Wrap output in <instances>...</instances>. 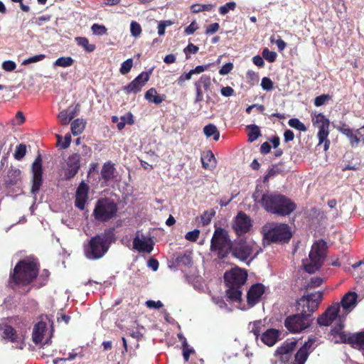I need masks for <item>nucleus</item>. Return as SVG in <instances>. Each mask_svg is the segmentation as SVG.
I'll use <instances>...</instances> for the list:
<instances>
[{
    "mask_svg": "<svg viewBox=\"0 0 364 364\" xmlns=\"http://www.w3.org/2000/svg\"><path fill=\"white\" fill-rule=\"evenodd\" d=\"M265 292V287L262 283L252 284L247 293V303L248 306L253 307L257 304Z\"/></svg>",
    "mask_w": 364,
    "mask_h": 364,
    "instance_id": "18",
    "label": "nucleus"
},
{
    "mask_svg": "<svg viewBox=\"0 0 364 364\" xmlns=\"http://www.w3.org/2000/svg\"><path fill=\"white\" fill-rule=\"evenodd\" d=\"M323 283V279L321 277H313L311 279V281L308 286L310 288H315L319 287Z\"/></svg>",
    "mask_w": 364,
    "mask_h": 364,
    "instance_id": "64",
    "label": "nucleus"
},
{
    "mask_svg": "<svg viewBox=\"0 0 364 364\" xmlns=\"http://www.w3.org/2000/svg\"><path fill=\"white\" fill-rule=\"evenodd\" d=\"M91 29L95 35L102 36L107 33V29L104 25L95 23L92 26Z\"/></svg>",
    "mask_w": 364,
    "mask_h": 364,
    "instance_id": "48",
    "label": "nucleus"
},
{
    "mask_svg": "<svg viewBox=\"0 0 364 364\" xmlns=\"http://www.w3.org/2000/svg\"><path fill=\"white\" fill-rule=\"evenodd\" d=\"M203 132L207 137H213L215 141H218L220 138V132L215 125L209 124L204 127Z\"/></svg>",
    "mask_w": 364,
    "mask_h": 364,
    "instance_id": "35",
    "label": "nucleus"
},
{
    "mask_svg": "<svg viewBox=\"0 0 364 364\" xmlns=\"http://www.w3.org/2000/svg\"><path fill=\"white\" fill-rule=\"evenodd\" d=\"M312 122L314 125L318 128L317 136L321 142L328 136L330 121L322 113H318L312 117Z\"/></svg>",
    "mask_w": 364,
    "mask_h": 364,
    "instance_id": "17",
    "label": "nucleus"
},
{
    "mask_svg": "<svg viewBox=\"0 0 364 364\" xmlns=\"http://www.w3.org/2000/svg\"><path fill=\"white\" fill-rule=\"evenodd\" d=\"M46 58V55L39 54L36 55H33L23 60V65H28L30 63H36L41 60H43Z\"/></svg>",
    "mask_w": 364,
    "mask_h": 364,
    "instance_id": "54",
    "label": "nucleus"
},
{
    "mask_svg": "<svg viewBox=\"0 0 364 364\" xmlns=\"http://www.w3.org/2000/svg\"><path fill=\"white\" fill-rule=\"evenodd\" d=\"M116 168L114 164L110 161L105 163L101 169V177L102 178L108 182L112 180L115 177Z\"/></svg>",
    "mask_w": 364,
    "mask_h": 364,
    "instance_id": "27",
    "label": "nucleus"
},
{
    "mask_svg": "<svg viewBox=\"0 0 364 364\" xmlns=\"http://www.w3.org/2000/svg\"><path fill=\"white\" fill-rule=\"evenodd\" d=\"M89 186L82 181L76 191L75 205L80 210H83L88 200Z\"/></svg>",
    "mask_w": 364,
    "mask_h": 364,
    "instance_id": "20",
    "label": "nucleus"
},
{
    "mask_svg": "<svg viewBox=\"0 0 364 364\" xmlns=\"http://www.w3.org/2000/svg\"><path fill=\"white\" fill-rule=\"evenodd\" d=\"M200 159L205 169L212 170L216 167V159L210 150L203 152Z\"/></svg>",
    "mask_w": 364,
    "mask_h": 364,
    "instance_id": "26",
    "label": "nucleus"
},
{
    "mask_svg": "<svg viewBox=\"0 0 364 364\" xmlns=\"http://www.w3.org/2000/svg\"><path fill=\"white\" fill-rule=\"evenodd\" d=\"M259 203L267 212L284 217L289 215L296 208V203L290 198L275 193H264Z\"/></svg>",
    "mask_w": 364,
    "mask_h": 364,
    "instance_id": "4",
    "label": "nucleus"
},
{
    "mask_svg": "<svg viewBox=\"0 0 364 364\" xmlns=\"http://www.w3.org/2000/svg\"><path fill=\"white\" fill-rule=\"evenodd\" d=\"M288 124L291 127H293L297 130L302 132L306 131V127L304 124L300 122V120L297 118L290 119Z\"/></svg>",
    "mask_w": 364,
    "mask_h": 364,
    "instance_id": "43",
    "label": "nucleus"
},
{
    "mask_svg": "<svg viewBox=\"0 0 364 364\" xmlns=\"http://www.w3.org/2000/svg\"><path fill=\"white\" fill-rule=\"evenodd\" d=\"M326 242L323 240L313 244L309 253L310 263L304 266L307 272L314 273L320 269L326 257Z\"/></svg>",
    "mask_w": 364,
    "mask_h": 364,
    "instance_id": "10",
    "label": "nucleus"
},
{
    "mask_svg": "<svg viewBox=\"0 0 364 364\" xmlns=\"http://www.w3.org/2000/svg\"><path fill=\"white\" fill-rule=\"evenodd\" d=\"M215 7V4H193L191 7V10L193 13L197 14L202 11H210Z\"/></svg>",
    "mask_w": 364,
    "mask_h": 364,
    "instance_id": "39",
    "label": "nucleus"
},
{
    "mask_svg": "<svg viewBox=\"0 0 364 364\" xmlns=\"http://www.w3.org/2000/svg\"><path fill=\"white\" fill-rule=\"evenodd\" d=\"M40 263L36 258H26L19 260L9 274V286L26 287L31 284L39 274Z\"/></svg>",
    "mask_w": 364,
    "mask_h": 364,
    "instance_id": "2",
    "label": "nucleus"
},
{
    "mask_svg": "<svg viewBox=\"0 0 364 364\" xmlns=\"http://www.w3.org/2000/svg\"><path fill=\"white\" fill-rule=\"evenodd\" d=\"M62 137L59 135H58V144L60 146L62 149H67L70 146L71 143V136L70 134H68L65 136V138L63 141L61 142Z\"/></svg>",
    "mask_w": 364,
    "mask_h": 364,
    "instance_id": "49",
    "label": "nucleus"
},
{
    "mask_svg": "<svg viewBox=\"0 0 364 364\" xmlns=\"http://www.w3.org/2000/svg\"><path fill=\"white\" fill-rule=\"evenodd\" d=\"M215 231L210 240V250L218 259H227L230 254L232 242L228 230L221 227H215Z\"/></svg>",
    "mask_w": 364,
    "mask_h": 364,
    "instance_id": "6",
    "label": "nucleus"
},
{
    "mask_svg": "<svg viewBox=\"0 0 364 364\" xmlns=\"http://www.w3.org/2000/svg\"><path fill=\"white\" fill-rule=\"evenodd\" d=\"M220 28V25L218 23H213L208 25L205 30V34L210 35L216 33Z\"/></svg>",
    "mask_w": 364,
    "mask_h": 364,
    "instance_id": "59",
    "label": "nucleus"
},
{
    "mask_svg": "<svg viewBox=\"0 0 364 364\" xmlns=\"http://www.w3.org/2000/svg\"><path fill=\"white\" fill-rule=\"evenodd\" d=\"M358 294L354 291L347 292L342 298L341 305L346 311H350L357 304Z\"/></svg>",
    "mask_w": 364,
    "mask_h": 364,
    "instance_id": "24",
    "label": "nucleus"
},
{
    "mask_svg": "<svg viewBox=\"0 0 364 364\" xmlns=\"http://www.w3.org/2000/svg\"><path fill=\"white\" fill-rule=\"evenodd\" d=\"M152 70L148 72H141L136 77L123 87V90L127 95L136 94L141 92L142 87L149 81Z\"/></svg>",
    "mask_w": 364,
    "mask_h": 364,
    "instance_id": "13",
    "label": "nucleus"
},
{
    "mask_svg": "<svg viewBox=\"0 0 364 364\" xmlns=\"http://www.w3.org/2000/svg\"><path fill=\"white\" fill-rule=\"evenodd\" d=\"M340 304L330 306L317 318V323L321 326H328L337 318L340 311Z\"/></svg>",
    "mask_w": 364,
    "mask_h": 364,
    "instance_id": "16",
    "label": "nucleus"
},
{
    "mask_svg": "<svg viewBox=\"0 0 364 364\" xmlns=\"http://www.w3.org/2000/svg\"><path fill=\"white\" fill-rule=\"evenodd\" d=\"M146 306L148 308L159 309L161 308L164 305L161 301H155L153 300H149L146 302Z\"/></svg>",
    "mask_w": 364,
    "mask_h": 364,
    "instance_id": "62",
    "label": "nucleus"
},
{
    "mask_svg": "<svg viewBox=\"0 0 364 364\" xmlns=\"http://www.w3.org/2000/svg\"><path fill=\"white\" fill-rule=\"evenodd\" d=\"M144 97L149 102L159 105L165 100L166 96L164 95H159L156 90L151 87L146 92Z\"/></svg>",
    "mask_w": 364,
    "mask_h": 364,
    "instance_id": "32",
    "label": "nucleus"
},
{
    "mask_svg": "<svg viewBox=\"0 0 364 364\" xmlns=\"http://www.w3.org/2000/svg\"><path fill=\"white\" fill-rule=\"evenodd\" d=\"M182 350L184 360L186 362H188L189 360L190 355L194 353V350L192 348H189L186 339H184V341H183Z\"/></svg>",
    "mask_w": 364,
    "mask_h": 364,
    "instance_id": "45",
    "label": "nucleus"
},
{
    "mask_svg": "<svg viewBox=\"0 0 364 364\" xmlns=\"http://www.w3.org/2000/svg\"><path fill=\"white\" fill-rule=\"evenodd\" d=\"M116 241L114 228H106L102 232L92 237L84 246L85 256L92 260L103 257Z\"/></svg>",
    "mask_w": 364,
    "mask_h": 364,
    "instance_id": "3",
    "label": "nucleus"
},
{
    "mask_svg": "<svg viewBox=\"0 0 364 364\" xmlns=\"http://www.w3.org/2000/svg\"><path fill=\"white\" fill-rule=\"evenodd\" d=\"M133 247L139 252L151 253L154 249V244L136 237L133 240Z\"/></svg>",
    "mask_w": 364,
    "mask_h": 364,
    "instance_id": "31",
    "label": "nucleus"
},
{
    "mask_svg": "<svg viewBox=\"0 0 364 364\" xmlns=\"http://www.w3.org/2000/svg\"><path fill=\"white\" fill-rule=\"evenodd\" d=\"M3 331L2 337L5 339L9 340L12 343H18L20 337L17 334L16 331L10 325L5 324L0 327Z\"/></svg>",
    "mask_w": 364,
    "mask_h": 364,
    "instance_id": "30",
    "label": "nucleus"
},
{
    "mask_svg": "<svg viewBox=\"0 0 364 364\" xmlns=\"http://www.w3.org/2000/svg\"><path fill=\"white\" fill-rule=\"evenodd\" d=\"M261 86L264 90L269 91L273 89L274 83L270 78L264 77L262 79Z\"/></svg>",
    "mask_w": 364,
    "mask_h": 364,
    "instance_id": "53",
    "label": "nucleus"
},
{
    "mask_svg": "<svg viewBox=\"0 0 364 364\" xmlns=\"http://www.w3.org/2000/svg\"><path fill=\"white\" fill-rule=\"evenodd\" d=\"M74 63V60L71 57H60L58 58L53 63L55 66L67 68L71 66Z\"/></svg>",
    "mask_w": 364,
    "mask_h": 364,
    "instance_id": "40",
    "label": "nucleus"
},
{
    "mask_svg": "<svg viewBox=\"0 0 364 364\" xmlns=\"http://www.w3.org/2000/svg\"><path fill=\"white\" fill-rule=\"evenodd\" d=\"M247 129L250 130L248 133V141L253 142L257 139L261 135L259 127L256 124H250L247 126Z\"/></svg>",
    "mask_w": 364,
    "mask_h": 364,
    "instance_id": "37",
    "label": "nucleus"
},
{
    "mask_svg": "<svg viewBox=\"0 0 364 364\" xmlns=\"http://www.w3.org/2000/svg\"><path fill=\"white\" fill-rule=\"evenodd\" d=\"M199 235H200V231L197 229H195L192 231L188 232L186 234L185 237L186 240H188L189 241L196 242L198 239Z\"/></svg>",
    "mask_w": 364,
    "mask_h": 364,
    "instance_id": "56",
    "label": "nucleus"
},
{
    "mask_svg": "<svg viewBox=\"0 0 364 364\" xmlns=\"http://www.w3.org/2000/svg\"><path fill=\"white\" fill-rule=\"evenodd\" d=\"M198 47L195 46L193 43H189L185 48H184V53H186V59L190 58V53L195 54L198 51Z\"/></svg>",
    "mask_w": 364,
    "mask_h": 364,
    "instance_id": "55",
    "label": "nucleus"
},
{
    "mask_svg": "<svg viewBox=\"0 0 364 364\" xmlns=\"http://www.w3.org/2000/svg\"><path fill=\"white\" fill-rule=\"evenodd\" d=\"M236 3L234 1H229L225 4L219 7V13L221 15L227 14L230 11H233L236 8Z\"/></svg>",
    "mask_w": 364,
    "mask_h": 364,
    "instance_id": "44",
    "label": "nucleus"
},
{
    "mask_svg": "<svg viewBox=\"0 0 364 364\" xmlns=\"http://www.w3.org/2000/svg\"><path fill=\"white\" fill-rule=\"evenodd\" d=\"M262 57L269 61V63H273L275 61L277 54L274 51H271L268 48H264L262 53Z\"/></svg>",
    "mask_w": 364,
    "mask_h": 364,
    "instance_id": "47",
    "label": "nucleus"
},
{
    "mask_svg": "<svg viewBox=\"0 0 364 364\" xmlns=\"http://www.w3.org/2000/svg\"><path fill=\"white\" fill-rule=\"evenodd\" d=\"M247 279V271L235 267L224 274L227 289L225 296L229 302L240 304L242 301V287Z\"/></svg>",
    "mask_w": 364,
    "mask_h": 364,
    "instance_id": "5",
    "label": "nucleus"
},
{
    "mask_svg": "<svg viewBox=\"0 0 364 364\" xmlns=\"http://www.w3.org/2000/svg\"><path fill=\"white\" fill-rule=\"evenodd\" d=\"M85 122L82 119H76L71 123V132L74 136L80 134L85 129Z\"/></svg>",
    "mask_w": 364,
    "mask_h": 364,
    "instance_id": "36",
    "label": "nucleus"
},
{
    "mask_svg": "<svg viewBox=\"0 0 364 364\" xmlns=\"http://www.w3.org/2000/svg\"><path fill=\"white\" fill-rule=\"evenodd\" d=\"M316 339L309 338L294 355L293 364H304L309 354L316 348Z\"/></svg>",
    "mask_w": 364,
    "mask_h": 364,
    "instance_id": "15",
    "label": "nucleus"
},
{
    "mask_svg": "<svg viewBox=\"0 0 364 364\" xmlns=\"http://www.w3.org/2000/svg\"><path fill=\"white\" fill-rule=\"evenodd\" d=\"M343 325L339 324L338 326L333 327L331 330V333L333 336L338 335L341 343H348L351 345L353 347H354V333H346L344 331H341L343 328Z\"/></svg>",
    "mask_w": 364,
    "mask_h": 364,
    "instance_id": "23",
    "label": "nucleus"
},
{
    "mask_svg": "<svg viewBox=\"0 0 364 364\" xmlns=\"http://www.w3.org/2000/svg\"><path fill=\"white\" fill-rule=\"evenodd\" d=\"M117 212L118 207L114 200L109 198H104L97 201L92 215L95 220L105 223L114 218Z\"/></svg>",
    "mask_w": 364,
    "mask_h": 364,
    "instance_id": "9",
    "label": "nucleus"
},
{
    "mask_svg": "<svg viewBox=\"0 0 364 364\" xmlns=\"http://www.w3.org/2000/svg\"><path fill=\"white\" fill-rule=\"evenodd\" d=\"M263 238L269 242L287 243L291 238V232L287 224L268 223L262 228Z\"/></svg>",
    "mask_w": 364,
    "mask_h": 364,
    "instance_id": "7",
    "label": "nucleus"
},
{
    "mask_svg": "<svg viewBox=\"0 0 364 364\" xmlns=\"http://www.w3.org/2000/svg\"><path fill=\"white\" fill-rule=\"evenodd\" d=\"M21 171L19 168L11 166L5 178V185L7 188L17 185L21 181Z\"/></svg>",
    "mask_w": 364,
    "mask_h": 364,
    "instance_id": "21",
    "label": "nucleus"
},
{
    "mask_svg": "<svg viewBox=\"0 0 364 364\" xmlns=\"http://www.w3.org/2000/svg\"><path fill=\"white\" fill-rule=\"evenodd\" d=\"M296 342L290 341L284 342L281 346L278 347L276 350L277 355H282V360L287 359L289 355L293 352L296 348Z\"/></svg>",
    "mask_w": 364,
    "mask_h": 364,
    "instance_id": "28",
    "label": "nucleus"
},
{
    "mask_svg": "<svg viewBox=\"0 0 364 364\" xmlns=\"http://www.w3.org/2000/svg\"><path fill=\"white\" fill-rule=\"evenodd\" d=\"M354 347L364 350V331L354 333Z\"/></svg>",
    "mask_w": 364,
    "mask_h": 364,
    "instance_id": "42",
    "label": "nucleus"
},
{
    "mask_svg": "<svg viewBox=\"0 0 364 364\" xmlns=\"http://www.w3.org/2000/svg\"><path fill=\"white\" fill-rule=\"evenodd\" d=\"M130 32L134 37H138L141 33V27L136 21H132L130 25Z\"/></svg>",
    "mask_w": 364,
    "mask_h": 364,
    "instance_id": "50",
    "label": "nucleus"
},
{
    "mask_svg": "<svg viewBox=\"0 0 364 364\" xmlns=\"http://www.w3.org/2000/svg\"><path fill=\"white\" fill-rule=\"evenodd\" d=\"M337 129L343 134L346 136L349 139L351 146H355L359 144V139L357 133L354 132L346 124L343 123L341 125L337 127Z\"/></svg>",
    "mask_w": 364,
    "mask_h": 364,
    "instance_id": "25",
    "label": "nucleus"
},
{
    "mask_svg": "<svg viewBox=\"0 0 364 364\" xmlns=\"http://www.w3.org/2000/svg\"><path fill=\"white\" fill-rule=\"evenodd\" d=\"M173 22L170 20L161 21L158 25V33L159 36H163L165 33V29L167 26H170Z\"/></svg>",
    "mask_w": 364,
    "mask_h": 364,
    "instance_id": "52",
    "label": "nucleus"
},
{
    "mask_svg": "<svg viewBox=\"0 0 364 364\" xmlns=\"http://www.w3.org/2000/svg\"><path fill=\"white\" fill-rule=\"evenodd\" d=\"M26 154V146L23 144H20L16 146L14 157L18 161H21L23 159Z\"/></svg>",
    "mask_w": 364,
    "mask_h": 364,
    "instance_id": "41",
    "label": "nucleus"
},
{
    "mask_svg": "<svg viewBox=\"0 0 364 364\" xmlns=\"http://www.w3.org/2000/svg\"><path fill=\"white\" fill-rule=\"evenodd\" d=\"M257 244L252 241H247L244 237H237L232 242L230 254L240 261L245 262L248 259H254L261 251Z\"/></svg>",
    "mask_w": 364,
    "mask_h": 364,
    "instance_id": "8",
    "label": "nucleus"
},
{
    "mask_svg": "<svg viewBox=\"0 0 364 364\" xmlns=\"http://www.w3.org/2000/svg\"><path fill=\"white\" fill-rule=\"evenodd\" d=\"M32 186L31 193L36 194L43 184V166L42 158L40 154L37 156L31 166Z\"/></svg>",
    "mask_w": 364,
    "mask_h": 364,
    "instance_id": "11",
    "label": "nucleus"
},
{
    "mask_svg": "<svg viewBox=\"0 0 364 364\" xmlns=\"http://www.w3.org/2000/svg\"><path fill=\"white\" fill-rule=\"evenodd\" d=\"M233 68V65L231 63H227L222 66V68L219 70V73L221 75H225L228 74Z\"/></svg>",
    "mask_w": 364,
    "mask_h": 364,
    "instance_id": "61",
    "label": "nucleus"
},
{
    "mask_svg": "<svg viewBox=\"0 0 364 364\" xmlns=\"http://www.w3.org/2000/svg\"><path fill=\"white\" fill-rule=\"evenodd\" d=\"M132 66L133 60L132 58H129L122 63L119 71L122 75H126L130 72Z\"/></svg>",
    "mask_w": 364,
    "mask_h": 364,
    "instance_id": "46",
    "label": "nucleus"
},
{
    "mask_svg": "<svg viewBox=\"0 0 364 364\" xmlns=\"http://www.w3.org/2000/svg\"><path fill=\"white\" fill-rule=\"evenodd\" d=\"M249 328L250 329V332L252 333L255 336L256 339H257L260 333L264 328V324L261 320H257L250 323L249 324Z\"/></svg>",
    "mask_w": 364,
    "mask_h": 364,
    "instance_id": "38",
    "label": "nucleus"
},
{
    "mask_svg": "<svg viewBox=\"0 0 364 364\" xmlns=\"http://www.w3.org/2000/svg\"><path fill=\"white\" fill-rule=\"evenodd\" d=\"M252 226L251 218L244 212H239L232 223V229L238 237L248 232Z\"/></svg>",
    "mask_w": 364,
    "mask_h": 364,
    "instance_id": "12",
    "label": "nucleus"
},
{
    "mask_svg": "<svg viewBox=\"0 0 364 364\" xmlns=\"http://www.w3.org/2000/svg\"><path fill=\"white\" fill-rule=\"evenodd\" d=\"M282 163L272 165V166L268 170L269 175H271L272 176H274L279 173H282L283 170L279 167V166H282Z\"/></svg>",
    "mask_w": 364,
    "mask_h": 364,
    "instance_id": "60",
    "label": "nucleus"
},
{
    "mask_svg": "<svg viewBox=\"0 0 364 364\" xmlns=\"http://www.w3.org/2000/svg\"><path fill=\"white\" fill-rule=\"evenodd\" d=\"M75 41L76 42L78 46L83 48L85 50L87 53H92L96 48L95 45L90 44L88 38L85 37H76L75 38Z\"/></svg>",
    "mask_w": 364,
    "mask_h": 364,
    "instance_id": "34",
    "label": "nucleus"
},
{
    "mask_svg": "<svg viewBox=\"0 0 364 364\" xmlns=\"http://www.w3.org/2000/svg\"><path fill=\"white\" fill-rule=\"evenodd\" d=\"M329 99H331V96L329 95H321L314 99V105L316 107H320Z\"/></svg>",
    "mask_w": 364,
    "mask_h": 364,
    "instance_id": "57",
    "label": "nucleus"
},
{
    "mask_svg": "<svg viewBox=\"0 0 364 364\" xmlns=\"http://www.w3.org/2000/svg\"><path fill=\"white\" fill-rule=\"evenodd\" d=\"M215 212L212 211L209 213L208 211H204L203 213L200 216L201 223L203 226L208 225L210 224L212 218L214 216Z\"/></svg>",
    "mask_w": 364,
    "mask_h": 364,
    "instance_id": "51",
    "label": "nucleus"
},
{
    "mask_svg": "<svg viewBox=\"0 0 364 364\" xmlns=\"http://www.w3.org/2000/svg\"><path fill=\"white\" fill-rule=\"evenodd\" d=\"M323 299V293L317 291L303 296L297 301V309L300 314L287 316L284 326L291 333H300L310 326V317L317 310Z\"/></svg>",
    "mask_w": 364,
    "mask_h": 364,
    "instance_id": "1",
    "label": "nucleus"
},
{
    "mask_svg": "<svg viewBox=\"0 0 364 364\" xmlns=\"http://www.w3.org/2000/svg\"><path fill=\"white\" fill-rule=\"evenodd\" d=\"M16 64L12 60H6L2 63V68L5 71L11 72L16 69Z\"/></svg>",
    "mask_w": 364,
    "mask_h": 364,
    "instance_id": "58",
    "label": "nucleus"
},
{
    "mask_svg": "<svg viewBox=\"0 0 364 364\" xmlns=\"http://www.w3.org/2000/svg\"><path fill=\"white\" fill-rule=\"evenodd\" d=\"M80 168V155L75 153L69 156L64 168V179L70 180L74 178Z\"/></svg>",
    "mask_w": 364,
    "mask_h": 364,
    "instance_id": "14",
    "label": "nucleus"
},
{
    "mask_svg": "<svg viewBox=\"0 0 364 364\" xmlns=\"http://www.w3.org/2000/svg\"><path fill=\"white\" fill-rule=\"evenodd\" d=\"M281 332L275 328H269L262 333L261 341L268 346H273L279 340Z\"/></svg>",
    "mask_w": 364,
    "mask_h": 364,
    "instance_id": "22",
    "label": "nucleus"
},
{
    "mask_svg": "<svg viewBox=\"0 0 364 364\" xmlns=\"http://www.w3.org/2000/svg\"><path fill=\"white\" fill-rule=\"evenodd\" d=\"M211 85V78L207 75H203L194 82V86L196 87L195 103L200 102L203 100V92H208L210 90Z\"/></svg>",
    "mask_w": 364,
    "mask_h": 364,
    "instance_id": "19",
    "label": "nucleus"
},
{
    "mask_svg": "<svg viewBox=\"0 0 364 364\" xmlns=\"http://www.w3.org/2000/svg\"><path fill=\"white\" fill-rule=\"evenodd\" d=\"M75 110L74 109H71L70 107H69L67 109L61 111L58 114V118L63 125H67L75 117Z\"/></svg>",
    "mask_w": 364,
    "mask_h": 364,
    "instance_id": "33",
    "label": "nucleus"
},
{
    "mask_svg": "<svg viewBox=\"0 0 364 364\" xmlns=\"http://www.w3.org/2000/svg\"><path fill=\"white\" fill-rule=\"evenodd\" d=\"M46 328V323L43 321H39L34 326L32 332V339L34 343L39 344L42 342Z\"/></svg>",
    "mask_w": 364,
    "mask_h": 364,
    "instance_id": "29",
    "label": "nucleus"
},
{
    "mask_svg": "<svg viewBox=\"0 0 364 364\" xmlns=\"http://www.w3.org/2000/svg\"><path fill=\"white\" fill-rule=\"evenodd\" d=\"M221 95L224 97H230L235 94V90L230 86L223 87L220 90Z\"/></svg>",
    "mask_w": 364,
    "mask_h": 364,
    "instance_id": "63",
    "label": "nucleus"
}]
</instances>
